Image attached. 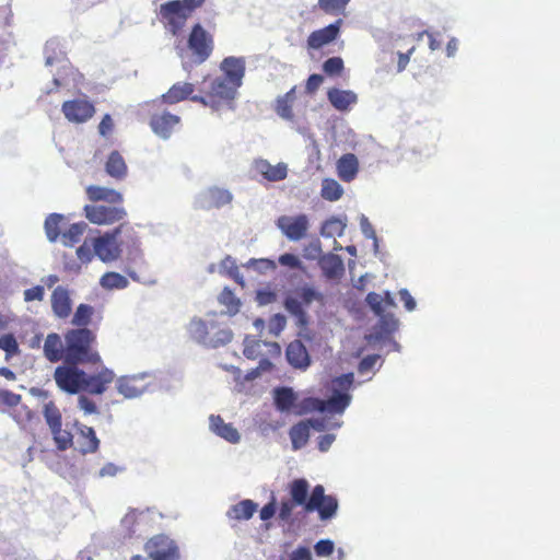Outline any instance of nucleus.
<instances>
[{
    "label": "nucleus",
    "mask_w": 560,
    "mask_h": 560,
    "mask_svg": "<svg viewBox=\"0 0 560 560\" xmlns=\"http://www.w3.org/2000/svg\"><path fill=\"white\" fill-rule=\"evenodd\" d=\"M189 338L206 349H218L230 343L232 330L218 323L214 317H192L187 325Z\"/></svg>",
    "instance_id": "obj_1"
},
{
    "label": "nucleus",
    "mask_w": 560,
    "mask_h": 560,
    "mask_svg": "<svg viewBox=\"0 0 560 560\" xmlns=\"http://www.w3.org/2000/svg\"><path fill=\"white\" fill-rule=\"evenodd\" d=\"M354 382L353 373L342 374L332 380L331 395L327 400L308 398L304 401L305 410H316L320 413L342 415L352 400L349 390Z\"/></svg>",
    "instance_id": "obj_2"
},
{
    "label": "nucleus",
    "mask_w": 560,
    "mask_h": 560,
    "mask_svg": "<svg viewBox=\"0 0 560 560\" xmlns=\"http://www.w3.org/2000/svg\"><path fill=\"white\" fill-rule=\"evenodd\" d=\"M95 336L88 328L71 329L65 336V361L72 365L101 362L100 354L92 350Z\"/></svg>",
    "instance_id": "obj_3"
},
{
    "label": "nucleus",
    "mask_w": 560,
    "mask_h": 560,
    "mask_svg": "<svg viewBox=\"0 0 560 560\" xmlns=\"http://www.w3.org/2000/svg\"><path fill=\"white\" fill-rule=\"evenodd\" d=\"M130 237L133 229L126 223H121L112 231H107L97 237L92 238V248L94 255L103 262H113L120 258L124 241L120 235Z\"/></svg>",
    "instance_id": "obj_4"
},
{
    "label": "nucleus",
    "mask_w": 560,
    "mask_h": 560,
    "mask_svg": "<svg viewBox=\"0 0 560 560\" xmlns=\"http://www.w3.org/2000/svg\"><path fill=\"white\" fill-rule=\"evenodd\" d=\"M301 300L288 295L283 301V306L296 320L300 328H305L308 324V315L304 306L311 305L314 301L323 302L324 294L310 284H303L296 289Z\"/></svg>",
    "instance_id": "obj_5"
},
{
    "label": "nucleus",
    "mask_w": 560,
    "mask_h": 560,
    "mask_svg": "<svg viewBox=\"0 0 560 560\" xmlns=\"http://www.w3.org/2000/svg\"><path fill=\"white\" fill-rule=\"evenodd\" d=\"M44 54L45 66L57 68V71L52 73L54 89L65 85L63 79L69 71V61L60 48L59 42L56 39L48 40L45 45Z\"/></svg>",
    "instance_id": "obj_6"
},
{
    "label": "nucleus",
    "mask_w": 560,
    "mask_h": 560,
    "mask_svg": "<svg viewBox=\"0 0 560 560\" xmlns=\"http://www.w3.org/2000/svg\"><path fill=\"white\" fill-rule=\"evenodd\" d=\"M85 372L77 365L69 364L56 368L54 380L58 387L68 394H78L83 392L82 383Z\"/></svg>",
    "instance_id": "obj_7"
},
{
    "label": "nucleus",
    "mask_w": 560,
    "mask_h": 560,
    "mask_svg": "<svg viewBox=\"0 0 560 560\" xmlns=\"http://www.w3.org/2000/svg\"><path fill=\"white\" fill-rule=\"evenodd\" d=\"M84 212L86 219L97 225H109L124 220L127 215L125 208L118 205H86Z\"/></svg>",
    "instance_id": "obj_8"
},
{
    "label": "nucleus",
    "mask_w": 560,
    "mask_h": 560,
    "mask_svg": "<svg viewBox=\"0 0 560 560\" xmlns=\"http://www.w3.org/2000/svg\"><path fill=\"white\" fill-rule=\"evenodd\" d=\"M233 201V194L223 187L211 186L201 190L195 197V207L198 209L210 210L220 209Z\"/></svg>",
    "instance_id": "obj_9"
},
{
    "label": "nucleus",
    "mask_w": 560,
    "mask_h": 560,
    "mask_svg": "<svg viewBox=\"0 0 560 560\" xmlns=\"http://www.w3.org/2000/svg\"><path fill=\"white\" fill-rule=\"evenodd\" d=\"M148 556L152 560H175L178 558L175 542L165 535H156L145 544Z\"/></svg>",
    "instance_id": "obj_10"
},
{
    "label": "nucleus",
    "mask_w": 560,
    "mask_h": 560,
    "mask_svg": "<svg viewBox=\"0 0 560 560\" xmlns=\"http://www.w3.org/2000/svg\"><path fill=\"white\" fill-rule=\"evenodd\" d=\"M188 47L197 57L199 63L206 61L211 55L212 38L200 24L192 27L188 38Z\"/></svg>",
    "instance_id": "obj_11"
},
{
    "label": "nucleus",
    "mask_w": 560,
    "mask_h": 560,
    "mask_svg": "<svg viewBox=\"0 0 560 560\" xmlns=\"http://www.w3.org/2000/svg\"><path fill=\"white\" fill-rule=\"evenodd\" d=\"M277 226L288 240L296 242L306 235L308 218L305 214L281 215L277 220Z\"/></svg>",
    "instance_id": "obj_12"
},
{
    "label": "nucleus",
    "mask_w": 560,
    "mask_h": 560,
    "mask_svg": "<svg viewBox=\"0 0 560 560\" xmlns=\"http://www.w3.org/2000/svg\"><path fill=\"white\" fill-rule=\"evenodd\" d=\"M149 376L148 372L120 376L116 381V389L126 399L139 398L148 390V384H140V382Z\"/></svg>",
    "instance_id": "obj_13"
},
{
    "label": "nucleus",
    "mask_w": 560,
    "mask_h": 560,
    "mask_svg": "<svg viewBox=\"0 0 560 560\" xmlns=\"http://www.w3.org/2000/svg\"><path fill=\"white\" fill-rule=\"evenodd\" d=\"M61 110L65 117L74 124L88 121L95 113L93 104L85 97L66 101L62 104Z\"/></svg>",
    "instance_id": "obj_14"
},
{
    "label": "nucleus",
    "mask_w": 560,
    "mask_h": 560,
    "mask_svg": "<svg viewBox=\"0 0 560 560\" xmlns=\"http://www.w3.org/2000/svg\"><path fill=\"white\" fill-rule=\"evenodd\" d=\"M378 320L373 326L372 331L365 337L369 343L375 345L389 337L397 330L399 322L390 313L377 316Z\"/></svg>",
    "instance_id": "obj_15"
},
{
    "label": "nucleus",
    "mask_w": 560,
    "mask_h": 560,
    "mask_svg": "<svg viewBox=\"0 0 560 560\" xmlns=\"http://www.w3.org/2000/svg\"><path fill=\"white\" fill-rule=\"evenodd\" d=\"M208 420L211 433L231 444H238L241 442L242 436L238 430L232 423L225 422L221 416L210 415Z\"/></svg>",
    "instance_id": "obj_16"
},
{
    "label": "nucleus",
    "mask_w": 560,
    "mask_h": 560,
    "mask_svg": "<svg viewBox=\"0 0 560 560\" xmlns=\"http://www.w3.org/2000/svg\"><path fill=\"white\" fill-rule=\"evenodd\" d=\"M114 378V372L107 368H103L97 374L89 375L85 373V377L82 383L83 392H88L93 395H101L106 390L107 385L110 384Z\"/></svg>",
    "instance_id": "obj_17"
},
{
    "label": "nucleus",
    "mask_w": 560,
    "mask_h": 560,
    "mask_svg": "<svg viewBox=\"0 0 560 560\" xmlns=\"http://www.w3.org/2000/svg\"><path fill=\"white\" fill-rule=\"evenodd\" d=\"M253 168L268 182H280L288 176V165L283 162L272 165L268 160L257 159Z\"/></svg>",
    "instance_id": "obj_18"
},
{
    "label": "nucleus",
    "mask_w": 560,
    "mask_h": 560,
    "mask_svg": "<svg viewBox=\"0 0 560 560\" xmlns=\"http://www.w3.org/2000/svg\"><path fill=\"white\" fill-rule=\"evenodd\" d=\"M342 20L339 19L326 27L312 32L307 38L308 47L312 49H319L323 46L330 44L338 36Z\"/></svg>",
    "instance_id": "obj_19"
},
{
    "label": "nucleus",
    "mask_w": 560,
    "mask_h": 560,
    "mask_svg": "<svg viewBox=\"0 0 560 560\" xmlns=\"http://www.w3.org/2000/svg\"><path fill=\"white\" fill-rule=\"evenodd\" d=\"M178 124L179 117L170 113L153 116L150 121L153 132L164 140L171 137L174 127Z\"/></svg>",
    "instance_id": "obj_20"
},
{
    "label": "nucleus",
    "mask_w": 560,
    "mask_h": 560,
    "mask_svg": "<svg viewBox=\"0 0 560 560\" xmlns=\"http://www.w3.org/2000/svg\"><path fill=\"white\" fill-rule=\"evenodd\" d=\"M220 68L224 72L223 78L230 80L234 85H242L245 74V61L242 58L226 57Z\"/></svg>",
    "instance_id": "obj_21"
},
{
    "label": "nucleus",
    "mask_w": 560,
    "mask_h": 560,
    "mask_svg": "<svg viewBox=\"0 0 560 560\" xmlns=\"http://www.w3.org/2000/svg\"><path fill=\"white\" fill-rule=\"evenodd\" d=\"M285 355L288 362L295 369L306 370L311 364L310 354L305 346L299 340L289 343Z\"/></svg>",
    "instance_id": "obj_22"
},
{
    "label": "nucleus",
    "mask_w": 560,
    "mask_h": 560,
    "mask_svg": "<svg viewBox=\"0 0 560 560\" xmlns=\"http://www.w3.org/2000/svg\"><path fill=\"white\" fill-rule=\"evenodd\" d=\"M329 103L339 112H347L358 103V95L350 90L330 89L327 93Z\"/></svg>",
    "instance_id": "obj_23"
},
{
    "label": "nucleus",
    "mask_w": 560,
    "mask_h": 560,
    "mask_svg": "<svg viewBox=\"0 0 560 560\" xmlns=\"http://www.w3.org/2000/svg\"><path fill=\"white\" fill-rule=\"evenodd\" d=\"M86 195L91 201H105L109 205H120L122 195L105 186L91 185L86 188Z\"/></svg>",
    "instance_id": "obj_24"
},
{
    "label": "nucleus",
    "mask_w": 560,
    "mask_h": 560,
    "mask_svg": "<svg viewBox=\"0 0 560 560\" xmlns=\"http://www.w3.org/2000/svg\"><path fill=\"white\" fill-rule=\"evenodd\" d=\"M51 307L56 316L66 318L71 313L69 292L63 287H57L51 294Z\"/></svg>",
    "instance_id": "obj_25"
},
{
    "label": "nucleus",
    "mask_w": 560,
    "mask_h": 560,
    "mask_svg": "<svg viewBox=\"0 0 560 560\" xmlns=\"http://www.w3.org/2000/svg\"><path fill=\"white\" fill-rule=\"evenodd\" d=\"M318 265L323 270L324 276L328 279L338 278L345 270L343 261L340 256L331 253L324 254L319 258Z\"/></svg>",
    "instance_id": "obj_26"
},
{
    "label": "nucleus",
    "mask_w": 560,
    "mask_h": 560,
    "mask_svg": "<svg viewBox=\"0 0 560 560\" xmlns=\"http://www.w3.org/2000/svg\"><path fill=\"white\" fill-rule=\"evenodd\" d=\"M359 171V162L354 154H343L337 162L338 176L343 182H351L355 178Z\"/></svg>",
    "instance_id": "obj_27"
},
{
    "label": "nucleus",
    "mask_w": 560,
    "mask_h": 560,
    "mask_svg": "<svg viewBox=\"0 0 560 560\" xmlns=\"http://www.w3.org/2000/svg\"><path fill=\"white\" fill-rule=\"evenodd\" d=\"M78 431L80 452L83 454L96 452L100 446V440L97 439L94 429L85 424H78Z\"/></svg>",
    "instance_id": "obj_28"
},
{
    "label": "nucleus",
    "mask_w": 560,
    "mask_h": 560,
    "mask_svg": "<svg viewBox=\"0 0 560 560\" xmlns=\"http://www.w3.org/2000/svg\"><path fill=\"white\" fill-rule=\"evenodd\" d=\"M66 343L63 345L58 334L51 332L46 337L44 343V354L50 362H58L65 359Z\"/></svg>",
    "instance_id": "obj_29"
},
{
    "label": "nucleus",
    "mask_w": 560,
    "mask_h": 560,
    "mask_svg": "<svg viewBox=\"0 0 560 560\" xmlns=\"http://www.w3.org/2000/svg\"><path fill=\"white\" fill-rule=\"evenodd\" d=\"M257 508H258V504L255 503L253 500L245 499V500H242L238 503L232 505L226 511V516L230 520L247 521L253 517V515L257 511Z\"/></svg>",
    "instance_id": "obj_30"
},
{
    "label": "nucleus",
    "mask_w": 560,
    "mask_h": 560,
    "mask_svg": "<svg viewBox=\"0 0 560 560\" xmlns=\"http://www.w3.org/2000/svg\"><path fill=\"white\" fill-rule=\"evenodd\" d=\"M238 85H234L230 80L218 77L211 82V94L225 101H232L236 97Z\"/></svg>",
    "instance_id": "obj_31"
},
{
    "label": "nucleus",
    "mask_w": 560,
    "mask_h": 560,
    "mask_svg": "<svg viewBox=\"0 0 560 560\" xmlns=\"http://www.w3.org/2000/svg\"><path fill=\"white\" fill-rule=\"evenodd\" d=\"M160 14L163 19L187 20L191 12L182 0H172L161 4Z\"/></svg>",
    "instance_id": "obj_32"
},
{
    "label": "nucleus",
    "mask_w": 560,
    "mask_h": 560,
    "mask_svg": "<svg viewBox=\"0 0 560 560\" xmlns=\"http://www.w3.org/2000/svg\"><path fill=\"white\" fill-rule=\"evenodd\" d=\"M273 399L278 410L289 411L298 400V394L291 387H278L273 389Z\"/></svg>",
    "instance_id": "obj_33"
},
{
    "label": "nucleus",
    "mask_w": 560,
    "mask_h": 560,
    "mask_svg": "<svg viewBox=\"0 0 560 560\" xmlns=\"http://www.w3.org/2000/svg\"><path fill=\"white\" fill-rule=\"evenodd\" d=\"M106 173L116 179H124L127 175V165L118 151H113L105 164Z\"/></svg>",
    "instance_id": "obj_34"
},
{
    "label": "nucleus",
    "mask_w": 560,
    "mask_h": 560,
    "mask_svg": "<svg viewBox=\"0 0 560 560\" xmlns=\"http://www.w3.org/2000/svg\"><path fill=\"white\" fill-rule=\"evenodd\" d=\"M192 92L194 85L191 83H175L165 94L162 95V98L167 104H176L185 100Z\"/></svg>",
    "instance_id": "obj_35"
},
{
    "label": "nucleus",
    "mask_w": 560,
    "mask_h": 560,
    "mask_svg": "<svg viewBox=\"0 0 560 560\" xmlns=\"http://www.w3.org/2000/svg\"><path fill=\"white\" fill-rule=\"evenodd\" d=\"M308 488L310 485L305 479H295L290 483V495L291 500L298 504L303 505L304 508L308 501Z\"/></svg>",
    "instance_id": "obj_36"
},
{
    "label": "nucleus",
    "mask_w": 560,
    "mask_h": 560,
    "mask_svg": "<svg viewBox=\"0 0 560 560\" xmlns=\"http://www.w3.org/2000/svg\"><path fill=\"white\" fill-rule=\"evenodd\" d=\"M261 345L268 346L271 348V351L279 354L280 353V346L277 342H266L261 340H255L250 339L249 337H246L244 340V355L247 359H256L260 353V347Z\"/></svg>",
    "instance_id": "obj_37"
},
{
    "label": "nucleus",
    "mask_w": 560,
    "mask_h": 560,
    "mask_svg": "<svg viewBox=\"0 0 560 560\" xmlns=\"http://www.w3.org/2000/svg\"><path fill=\"white\" fill-rule=\"evenodd\" d=\"M100 285L105 290H122L129 285V281L118 272L108 271L101 277Z\"/></svg>",
    "instance_id": "obj_38"
},
{
    "label": "nucleus",
    "mask_w": 560,
    "mask_h": 560,
    "mask_svg": "<svg viewBox=\"0 0 560 560\" xmlns=\"http://www.w3.org/2000/svg\"><path fill=\"white\" fill-rule=\"evenodd\" d=\"M347 228V218H330L326 220L320 229V235L324 237L342 236Z\"/></svg>",
    "instance_id": "obj_39"
},
{
    "label": "nucleus",
    "mask_w": 560,
    "mask_h": 560,
    "mask_svg": "<svg viewBox=\"0 0 560 560\" xmlns=\"http://www.w3.org/2000/svg\"><path fill=\"white\" fill-rule=\"evenodd\" d=\"M310 427L308 421H303L291 428L290 439L294 450H300L305 446L310 438Z\"/></svg>",
    "instance_id": "obj_40"
},
{
    "label": "nucleus",
    "mask_w": 560,
    "mask_h": 560,
    "mask_svg": "<svg viewBox=\"0 0 560 560\" xmlns=\"http://www.w3.org/2000/svg\"><path fill=\"white\" fill-rule=\"evenodd\" d=\"M343 195L342 186L332 178H324L322 182L320 196L328 201H337Z\"/></svg>",
    "instance_id": "obj_41"
},
{
    "label": "nucleus",
    "mask_w": 560,
    "mask_h": 560,
    "mask_svg": "<svg viewBox=\"0 0 560 560\" xmlns=\"http://www.w3.org/2000/svg\"><path fill=\"white\" fill-rule=\"evenodd\" d=\"M351 0H318V8L329 15H347L346 9Z\"/></svg>",
    "instance_id": "obj_42"
},
{
    "label": "nucleus",
    "mask_w": 560,
    "mask_h": 560,
    "mask_svg": "<svg viewBox=\"0 0 560 560\" xmlns=\"http://www.w3.org/2000/svg\"><path fill=\"white\" fill-rule=\"evenodd\" d=\"M218 301L221 305L226 307L224 313L230 316L235 315L240 311L241 301L229 288L222 290L218 296Z\"/></svg>",
    "instance_id": "obj_43"
},
{
    "label": "nucleus",
    "mask_w": 560,
    "mask_h": 560,
    "mask_svg": "<svg viewBox=\"0 0 560 560\" xmlns=\"http://www.w3.org/2000/svg\"><path fill=\"white\" fill-rule=\"evenodd\" d=\"M88 228L86 223H74L61 235V243L71 247L80 241L81 235Z\"/></svg>",
    "instance_id": "obj_44"
},
{
    "label": "nucleus",
    "mask_w": 560,
    "mask_h": 560,
    "mask_svg": "<svg viewBox=\"0 0 560 560\" xmlns=\"http://www.w3.org/2000/svg\"><path fill=\"white\" fill-rule=\"evenodd\" d=\"M63 217L58 213L50 214L44 223V229L46 232V236L49 242H55L60 234V223L62 222Z\"/></svg>",
    "instance_id": "obj_45"
},
{
    "label": "nucleus",
    "mask_w": 560,
    "mask_h": 560,
    "mask_svg": "<svg viewBox=\"0 0 560 560\" xmlns=\"http://www.w3.org/2000/svg\"><path fill=\"white\" fill-rule=\"evenodd\" d=\"M244 267L264 275L268 271H273L277 268V262L268 258H250L246 264H244Z\"/></svg>",
    "instance_id": "obj_46"
},
{
    "label": "nucleus",
    "mask_w": 560,
    "mask_h": 560,
    "mask_svg": "<svg viewBox=\"0 0 560 560\" xmlns=\"http://www.w3.org/2000/svg\"><path fill=\"white\" fill-rule=\"evenodd\" d=\"M308 424L316 431H326L340 428L342 422L336 421L331 417L320 416L308 420Z\"/></svg>",
    "instance_id": "obj_47"
},
{
    "label": "nucleus",
    "mask_w": 560,
    "mask_h": 560,
    "mask_svg": "<svg viewBox=\"0 0 560 560\" xmlns=\"http://www.w3.org/2000/svg\"><path fill=\"white\" fill-rule=\"evenodd\" d=\"M328 495L325 494V489L322 485H317L314 487L311 495L308 497L307 504L305 506L306 512H313L326 500Z\"/></svg>",
    "instance_id": "obj_48"
},
{
    "label": "nucleus",
    "mask_w": 560,
    "mask_h": 560,
    "mask_svg": "<svg viewBox=\"0 0 560 560\" xmlns=\"http://www.w3.org/2000/svg\"><path fill=\"white\" fill-rule=\"evenodd\" d=\"M44 417L50 430L61 427V413L52 402L44 406Z\"/></svg>",
    "instance_id": "obj_49"
},
{
    "label": "nucleus",
    "mask_w": 560,
    "mask_h": 560,
    "mask_svg": "<svg viewBox=\"0 0 560 560\" xmlns=\"http://www.w3.org/2000/svg\"><path fill=\"white\" fill-rule=\"evenodd\" d=\"M337 509V499L332 495H328L323 502V505L317 508L315 511H318L320 520L326 521L335 516Z\"/></svg>",
    "instance_id": "obj_50"
},
{
    "label": "nucleus",
    "mask_w": 560,
    "mask_h": 560,
    "mask_svg": "<svg viewBox=\"0 0 560 560\" xmlns=\"http://www.w3.org/2000/svg\"><path fill=\"white\" fill-rule=\"evenodd\" d=\"M93 314V307L88 304H80L72 317V324L77 326H85L89 324Z\"/></svg>",
    "instance_id": "obj_51"
},
{
    "label": "nucleus",
    "mask_w": 560,
    "mask_h": 560,
    "mask_svg": "<svg viewBox=\"0 0 560 560\" xmlns=\"http://www.w3.org/2000/svg\"><path fill=\"white\" fill-rule=\"evenodd\" d=\"M52 435H54V440L57 444V447L60 450V451H65L67 450L69 446H71L72 444V435L70 432H68L67 430H62L61 427H58L57 428H54L50 430Z\"/></svg>",
    "instance_id": "obj_52"
},
{
    "label": "nucleus",
    "mask_w": 560,
    "mask_h": 560,
    "mask_svg": "<svg viewBox=\"0 0 560 560\" xmlns=\"http://www.w3.org/2000/svg\"><path fill=\"white\" fill-rule=\"evenodd\" d=\"M360 229H361L362 234L366 238L373 240V248H374V252L377 253L378 240H377L376 233H375L371 222L369 221L368 217H365L364 214L360 215Z\"/></svg>",
    "instance_id": "obj_53"
},
{
    "label": "nucleus",
    "mask_w": 560,
    "mask_h": 560,
    "mask_svg": "<svg viewBox=\"0 0 560 560\" xmlns=\"http://www.w3.org/2000/svg\"><path fill=\"white\" fill-rule=\"evenodd\" d=\"M365 302L376 316L386 314L383 296L381 294L376 292H370L365 298Z\"/></svg>",
    "instance_id": "obj_54"
},
{
    "label": "nucleus",
    "mask_w": 560,
    "mask_h": 560,
    "mask_svg": "<svg viewBox=\"0 0 560 560\" xmlns=\"http://www.w3.org/2000/svg\"><path fill=\"white\" fill-rule=\"evenodd\" d=\"M322 254V244L319 240L312 241L308 245H306L303 249V256L310 260H317L323 256Z\"/></svg>",
    "instance_id": "obj_55"
},
{
    "label": "nucleus",
    "mask_w": 560,
    "mask_h": 560,
    "mask_svg": "<svg viewBox=\"0 0 560 560\" xmlns=\"http://www.w3.org/2000/svg\"><path fill=\"white\" fill-rule=\"evenodd\" d=\"M287 318L283 314H275L269 320V332L279 336L281 331L285 328Z\"/></svg>",
    "instance_id": "obj_56"
},
{
    "label": "nucleus",
    "mask_w": 560,
    "mask_h": 560,
    "mask_svg": "<svg viewBox=\"0 0 560 560\" xmlns=\"http://www.w3.org/2000/svg\"><path fill=\"white\" fill-rule=\"evenodd\" d=\"M343 69V61L340 57H331V58H328L324 65H323V70L329 74V75H332V74H337L339 73L341 70Z\"/></svg>",
    "instance_id": "obj_57"
},
{
    "label": "nucleus",
    "mask_w": 560,
    "mask_h": 560,
    "mask_svg": "<svg viewBox=\"0 0 560 560\" xmlns=\"http://www.w3.org/2000/svg\"><path fill=\"white\" fill-rule=\"evenodd\" d=\"M277 293L269 289L258 290L256 293V301L258 305L266 306L277 301Z\"/></svg>",
    "instance_id": "obj_58"
},
{
    "label": "nucleus",
    "mask_w": 560,
    "mask_h": 560,
    "mask_svg": "<svg viewBox=\"0 0 560 560\" xmlns=\"http://www.w3.org/2000/svg\"><path fill=\"white\" fill-rule=\"evenodd\" d=\"M334 548H335V545L330 539L318 540L314 546L315 553L318 557L330 556L334 552Z\"/></svg>",
    "instance_id": "obj_59"
},
{
    "label": "nucleus",
    "mask_w": 560,
    "mask_h": 560,
    "mask_svg": "<svg viewBox=\"0 0 560 560\" xmlns=\"http://www.w3.org/2000/svg\"><path fill=\"white\" fill-rule=\"evenodd\" d=\"M291 106H292V104H291V103H289L288 101L282 100V98H280V97H279V98L277 100L276 112H277V114H278L282 119H285V120H292V118H293V114H292Z\"/></svg>",
    "instance_id": "obj_60"
},
{
    "label": "nucleus",
    "mask_w": 560,
    "mask_h": 560,
    "mask_svg": "<svg viewBox=\"0 0 560 560\" xmlns=\"http://www.w3.org/2000/svg\"><path fill=\"white\" fill-rule=\"evenodd\" d=\"M279 262L282 265V266H288L290 268H294V269H301L303 266H302V261L300 260V258L293 254H290V253H285V254H282L280 257H279Z\"/></svg>",
    "instance_id": "obj_61"
},
{
    "label": "nucleus",
    "mask_w": 560,
    "mask_h": 560,
    "mask_svg": "<svg viewBox=\"0 0 560 560\" xmlns=\"http://www.w3.org/2000/svg\"><path fill=\"white\" fill-rule=\"evenodd\" d=\"M281 560H313L310 548L300 546L292 551L287 559Z\"/></svg>",
    "instance_id": "obj_62"
},
{
    "label": "nucleus",
    "mask_w": 560,
    "mask_h": 560,
    "mask_svg": "<svg viewBox=\"0 0 560 560\" xmlns=\"http://www.w3.org/2000/svg\"><path fill=\"white\" fill-rule=\"evenodd\" d=\"M0 349L7 353H13L18 350V342L12 335H3L0 337Z\"/></svg>",
    "instance_id": "obj_63"
},
{
    "label": "nucleus",
    "mask_w": 560,
    "mask_h": 560,
    "mask_svg": "<svg viewBox=\"0 0 560 560\" xmlns=\"http://www.w3.org/2000/svg\"><path fill=\"white\" fill-rule=\"evenodd\" d=\"M44 294H45L44 287L36 285V287H33V288L24 291V300L26 302L42 301L44 299Z\"/></svg>",
    "instance_id": "obj_64"
}]
</instances>
